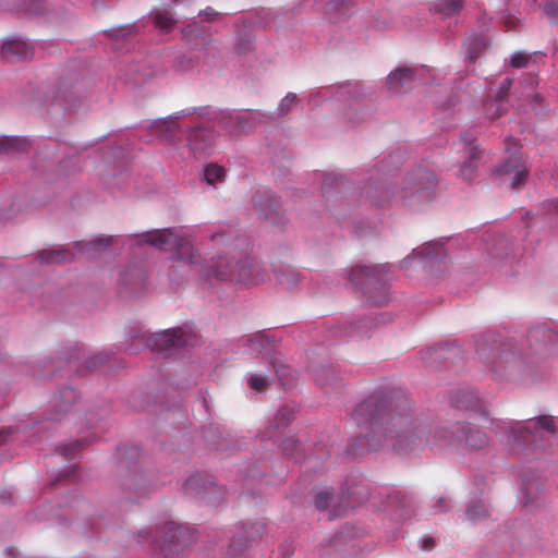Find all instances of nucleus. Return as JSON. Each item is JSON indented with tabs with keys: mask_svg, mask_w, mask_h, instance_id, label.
I'll list each match as a JSON object with an SVG mask.
<instances>
[{
	"mask_svg": "<svg viewBox=\"0 0 558 558\" xmlns=\"http://www.w3.org/2000/svg\"><path fill=\"white\" fill-rule=\"evenodd\" d=\"M543 484L538 480H523L521 501L525 507H538L543 501Z\"/></svg>",
	"mask_w": 558,
	"mask_h": 558,
	"instance_id": "aec40b11",
	"label": "nucleus"
},
{
	"mask_svg": "<svg viewBox=\"0 0 558 558\" xmlns=\"http://www.w3.org/2000/svg\"><path fill=\"white\" fill-rule=\"evenodd\" d=\"M486 112L490 119H497L501 117L504 113L501 99L496 98L494 101L487 104Z\"/></svg>",
	"mask_w": 558,
	"mask_h": 558,
	"instance_id": "e433bc0d",
	"label": "nucleus"
},
{
	"mask_svg": "<svg viewBox=\"0 0 558 558\" xmlns=\"http://www.w3.org/2000/svg\"><path fill=\"white\" fill-rule=\"evenodd\" d=\"M253 203L260 218L276 226L283 222L280 203L272 194L268 192L256 194Z\"/></svg>",
	"mask_w": 558,
	"mask_h": 558,
	"instance_id": "9b49d317",
	"label": "nucleus"
},
{
	"mask_svg": "<svg viewBox=\"0 0 558 558\" xmlns=\"http://www.w3.org/2000/svg\"><path fill=\"white\" fill-rule=\"evenodd\" d=\"M271 365L281 384L283 386L289 385L291 379H293L291 368L282 363H277L276 361H271Z\"/></svg>",
	"mask_w": 558,
	"mask_h": 558,
	"instance_id": "f704fd0d",
	"label": "nucleus"
},
{
	"mask_svg": "<svg viewBox=\"0 0 558 558\" xmlns=\"http://www.w3.org/2000/svg\"><path fill=\"white\" fill-rule=\"evenodd\" d=\"M276 279L284 288L291 289L298 282V274L291 268H286L280 272H276Z\"/></svg>",
	"mask_w": 558,
	"mask_h": 558,
	"instance_id": "473e14b6",
	"label": "nucleus"
},
{
	"mask_svg": "<svg viewBox=\"0 0 558 558\" xmlns=\"http://www.w3.org/2000/svg\"><path fill=\"white\" fill-rule=\"evenodd\" d=\"M179 116L157 120L151 123V131L170 144H177L182 140V131L178 124Z\"/></svg>",
	"mask_w": 558,
	"mask_h": 558,
	"instance_id": "2eb2a0df",
	"label": "nucleus"
},
{
	"mask_svg": "<svg viewBox=\"0 0 558 558\" xmlns=\"http://www.w3.org/2000/svg\"><path fill=\"white\" fill-rule=\"evenodd\" d=\"M12 499V493L8 489H3L0 492V501L2 504H8Z\"/></svg>",
	"mask_w": 558,
	"mask_h": 558,
	"instance_id": "603ef678",
	"label": "nucleus"
},
{
	"mask_svg": "<svg viewBox=\"0 0 558 558\" xmlns=\"http://www.w3.org/2000/svg\"><path fill=\"white\" fill-rule=\"evenodd\" d=\"M187 146L196 155L204 153L214 142V133L208 129L194 128L187 134Z\"/></svg>",
	"mask_w": 558,
	"mask_h": 558,
	"instance_id": "6ab92c4d",
	"label": "nucleus"
},
{
	"mask_svg": "<svg viewBox=\"0 0 558 558\" xmlns=\"http://www.w3.org/2000/svg\"><path fill=\"white\" fill-rule=\"evenodd\" d=\"M354 446H355V444H351V448L355 452L357 449H355Z\"/></svg>",
	"mask_w": 558,
	"mask_h": 558,
	"instance_id": "e2e57ef3",
	"label": "nucleus"
},
{
	"mask_svg": "<svg viewBox=\"0 0 558 558\" xmlns=\"http://www.w3.org/2000/svg\"><path fill=\"white\" fill-rule=\"evenodd\" d=\"M436 185V175L433 171L417 169L405 178L404 186L400 192V198L407 201L415 196L418 202L432 198V189Z\"/></svg>",
	"mask_w": 558,
	"mask_h": 558,
	"instance_id": "6e6552de",
	"label": "nucleus"
},
{
	"mask_svg": "<svg viewBox=\"0 0 558 558\" xmlns=\"http://www.w3.org/2000/svg\"><path fill=\"white\" fill-rule=\"evenodd\" d=\"M154 23L160 31L169 33L174 27L175 20L169 10H159L154 15Z\"/></svg>",
	"mask_w": 558,
	"mask_h": 558,
	"instance_id": "cd10ccee",
	"label": "nucleus"
},
{
	"mask_svg": "<svg viewBox=\"0 0 558 558\" xmlns=\"http://www.w3.org/2000/svg\"><path fill=\"white\" fill-rule=\"evenodd\" d=\"M264 526L259 523H250L243 524L242 531L239 533L238 537H232L230 542V547H232L235 551L241 550L243 547V541L245 544L251 541H255L263 535Z\"/></svg>",
	"mask_w": 558,
	"mask_h": 558,
	"instance_id": "4be33fe9",
	"label": "nucleus"
},
{
	"mask_svg": "<svg viewBox=\"0 0 558 558\" xmlns=\"http://www.w3.org/2000/svg\"><path fill=\"white\" fill-rule=\"evenodd\" d=\"M113 241V238L112 236H105V238H99L97 240H94V241H90V242H87L85 244H82V243H77L76 244V247L82 252V253H89V252H97V253H100L101 251H104L106 247H108Z\"/></svg>",
	"mask_w": 558,
	"mask_h": 558,
	"instance_id": "c756f323",
	"label": "nucleus"
},
{
	"mask_svg": "<svg viewBox=\"0 0 558 558\" xmlns=\"http://www.w3.org/2000/svg\"><path fill=\"white\" fill-rule=\"evenodd\" d=\"M236 120H238V123L240 124V126L243 129L244 126L242 125V117L238 116Z\"/></svg>",
	"mask_w": 558,
	"mask_h": 558,
	"instance_id": "bf43d9fd",
	"label": "nucleus"
},
{
	"mask_svg": "<svg viewBox=\"0 0 558 558\" xmlns=\"http://www.w3.org/2000/svg\"><path fill=\"white\" fill-rule=\"evenodd\" d=\"M105 353V361H110L111 360V356H112V351H104Z\"/></svg>",
	"mask_w": 558,
	"mask_h": 558,
	"instance_id": "13d9d810",
	"label": "nucleus"
},
{
	"mask_svg": "<svg viewBox=\"0 0 558 558\" xmlns=\"http://www.w3.org/2000/svg\"><path fill=\"white\" fill-rule=\"evenodd\" d=\"M469 58L471 61H474L476 57L474 56V53L472 51H470Z\"/></svg>",
	"mask_w": 558,
	"mask_h": 558,
	"instance_id": "052dcab7",
	"label": "nucleus"
},
{
	"mask_svg": "<svg viewBox=\"0 0 558 558\" xmlns=\"http://www.w3.org/2000/svg\"><path fill=\"white\" fill-rule=\"evenodd\" d=\"M450 403L458 410L477 411L481 409V401L477 393L464 388L458 389L451 393Z\"/></svg>",
	"mask_w": 558,
	"mask_h": 558,
	"instance_id": "a211bd4d",
	"label": "nucleus"
},
{
	"mask_svg": "<svg viewBox=\"0 0 558 558\" xmlns=\"http://www.w3.org/2000/svg\"><path fill=\"white\" fill-rule=\"evenodd\" d=\"M390 505L393 507L395 518L400 521L408 520L414 511V500L401 492H396L390 497Z\"/></svg>",
	"mask_w": 558,
	"mask_h": 558,
	"instance_id": "412c9836",
	"label": "nucleus"
},
{
	"mask_svg": "<svg viewBox=\"0 0 558 558\" xmlns=\"http://www.w3.org/2000/svg\"><path fill=\"white\" fill-rule=\"evenodd\" d=\"M433 513L445 512L450 508V501L446 497H439L437 504L433 506Z\"/></svg>",
	"mask_w": 558,
	"mask_h": 558,
	"instance_id": "c03bdc74",
	"label": "nucleus"
},
{
	"mask_svg": "<svg viewBox=\"0 0 558 558\" xmlns=\"http://www.w3.org/2000/svg\"><path fill=\"white\" fill-rule=\"evenodd\" d=\"M500 174L511 175V186L514 190L520 189L526 181L529 171L521 154H512L509 159L499 168Z\"/></svg>",
	"mask_w": 558,
	"mask_h": 558,
	"instance_id": "ddd939ff",
	"label": "nucleus"
},
{
	"mask_svg": "<svg viewBox=\"0 0 558 558\" xmlns=\"http://www.w3.org/2000/svg\"><path fill=\"white\" fill-rule=\"evenodd\" d=\"M77 392L72 387L61 388L49 401V421H61L77 400Z\"/></svg>",
	"mask_w": 558,
	"mask_h": 558,
	"instance_id": "f8f14e48",
	"label": "nucleus"
},
{
	"mask_svg": "<svg viewBox=\"0 0 558 558\" xmlns=\"http://www.w3.org/2000/svg\"><path fill=\"white\" fill-rule=\"evenodd\" d=\"M531 344L544 347L558 345V335L550 328L537 327L530 331Z\"/></svg>",
	"mask_w": 558,
	"mask_h": 558,
	"instance_id": "b1692460",
	"label": "nucleus"
},
{
	"mask_svg": "<svg viewBox=\"0 0 558 558\" xmlns=\"http://www.w3.org/2000/svg\"><path fill=\"white\" fill-rule=\"evenodd\" d=\"M413 81V71L410 68H400L388 76V86L395 93L400 92L403 87Z\"/></svg>",
	"mask_w": 558,
	"mask_h": 558,
	"instance_id": "393cba45",
	"label": "nucleus"
},
{
	"mask_svg": "<svg viewBox=\"0 0 558 558\" xmlns=\"http://www.w3.org/2000/svg\"><path fill=\"white\" fill-rule=\"evenodd\" d=\"M434 545V539L432 537H425L421 542V548L424 550H429Z\"/></svg>",
	"mask_w": 558,
	"mask_h": 558,
	"instance_id": "864d4df0",
	"label": "nucleus"
},
{
	"mask_svg": "<svg viewBox=\"0 0 558 558\" xmlns=\"http://www.w3.org/2000/svg\"><path fill=\"white\" fill-rule=\"evenodd\" d=\"M544 13L551 20L554 24H556L558 22V2H547L544 5Z\"/></svg>",
	"mask_w": 558,
	"mask_h": 558,
	"instance_id": "a19ab883",
	"label": "nucleus"
},
{
	"mask_svg": "<svg viewBox=\"0 0 558 558\" xmlns=\"http://www.w3.org/2000/svg\"><path fill=\"white\" fill-rule=\"evenodd\" d=\"M203 14H204L205 16H208V17L217 15V13H216L211 8H207V9L203 12Z\"/></svg>",
	"mask_w": 558,
	"mask_h": 558,
	"instance_id": "4d7b16f0",
	"label": "nucleus"
},
{
	"mask_svg": "<svg viewBox=\"0 0 558 558\" xmlns=\"http://www.w3.org/2000/svg\"><path fill=\"white\" fill-rule=\"evenodd\" d=\"M463 7V0H439L435 3V11L445 15H453Z\"/></svg>",
	"mask_w": 558,
	"mask_h": 558,
	"instance_id": "7c9ffc66",
	"label": "nucleus"
},
{
	"mask_svg": "<svg viewBox=\"0 0 558 558\" xmlns=\"http://www.w3.org/2000/svg\"><path fill=\"white\" fill-rule=\"evenodd\" d=\"M492 371L501 377H513L517 371H522L523 362L517 356V351H488Z\"/></svg>",
	"mask_w": 558,
	"mask_h": 558,
	"instance_id": "9d476101",
	"label": "nucleus"
},
{
	"mask_svg": "<svg viewBox=\"0 0 558 558\" xmlns=\"http://www.w3.org/2000/svg\"><path fill=\"white\" fill-rule=\"evenodd\" d=\"M293 415L294 411L292 408L288 405L281 407L275 414V423L272 427L280 428L287 426L288 423L293 418Z\"/></svg>",
	"mask_w": 558,
	"mask_h": 558,
	"instance_id": "72a5a7b5",
	"label": "nucleus"
},
{
	"mask_svg": "<svg viewBox=\"0 0 558 558\" xmlns=\"http://www.w3.org/2000/svg\"><path fill=\"white\" fill-rule=\"evenodd\" d=\"M33 54V48L22 39L5 41L1 49V56L8 62L26 60Z\"/></svg>",
	"mask_w": 558,
	"mask_h": 558,
	"instance_id": "f3484780",
	"label": "nucleus"
},
{
	"mask_svg": "<svg viewBox=\"0 0 558 558\" xmlns=\"http://www.w3.org/2000/svg\"><path fill=\"white\" fill-rule=\"evenodd\" d=\"M530 56L524 52H517L512 56L510 60L511 66L515 69H522L525 68L529 63Z\"/></svg>",
	"mask_w": 558,
	"mask_h": 558,
	"instance_id": "58836bf2",
	"label": "nucleus"
},
{
	"mask_svg": "<svg viewBox=\"0 0 558 558\" xmlns=\"http://www.w3.org/2000/svg\"><path fill=\"white\" fill-rule=\"evenodd\" d=\"M508 445L519 449L525 444L544 440L545 435H554L557 426L553 416L541 415L524 421H510L507 423Z\"/></svg>",
	"mask_w": 558,
	"mask_h": 558,
	"instance_id": "39448f33",
	"label": "nucleus"
},
{
	"mask_svg": "<svg viewBox=\"0 0 558 558\" xmlns=\"http://www.w3.org/2000/svg\"><path fill=\"white\" fill-rule=\"evenodd\" d=\"M489 517V509L484 500L476 498L472 499L465 510V518L472 522L477 523Z\"/></svg>",
	"mask_w": 558,
	"mask_h": 558,
	"instance_id": "a878e982",
	"label": "nucleus"
},
{
	"mask_svg": "<svg viewBox=\"0 0 558 558\" xmlns=\"http://www.w3.org/2000/svg\"><path fill=\"white\" fill-rule=\"evenodd\" d=\"M316 380L319 381L320 385H324L319 377H317Z\"/></svg>",
	"mask_w": 558,
	"mask_h": 558,
	"instance_id": "69168bd1",
	"label": "nucleus"
},
{
	"mask_svg": "<svg viewBox=\"0 0 558 558\" xmlns=\"http://www.w3.org/2000/svg\"><path fill=\"white\" fill-rule=\"evenodd\" d=\"M133 337L144 341L146 349H185L198 345L197 333L187 325L154 333L140 331Z\"/></svg>",
	"mask_w": 558,
	"mask_h": 558,
	"instance_id": "423d86ee",
	"label": "nucleus"
},
{
	"mask_svg": "<svg viewBox=\"0 0 558 558\" xmlns=\"http://www.w3.org/2000/svg\"><path fill=\"white\" fill-rule=\"evenodd\" d=\"M184 494L195 497L211 506H218L223 498L225 490L215 482L205 478L202 474H193L183 484Z\"/></svg>",
	"mask_w": 558,
	"mask_h": 558,
	"instance_id": "1a4fd4ad",
	"label": "nucleus"
},
{
	"mask_svg": "<svg viewBox=\"0 0 558 558\" xmlns=\"http://www.w3.org/2000/svg\"><path fill=\"white\" fill-rule=\"evenodd\" d=\"M422 353V359L424 361H428V360H438L439 357H441L444 351H438V350H435V351H420Z\"/></svg>",
	"mask_w": 558,
	"mask_h": 558,
	"instance_id": "49530a36",
	"label": "nucleus"
},
{
	"mask_svg": "<svg viewBox=\"0 0 558 558\" xmlns=\"http://www.w3.org/2000/svg\"><path fill=\"white\" fill-rule=\"evenodd\" d=\"M296 101V95L295 94H291L289 93L288 95H286V97L281 100V104H280V110L282 113H287L291 106H293Z\"/></svg>",
	"mask_w": 558,
	"mask_h": 558,
	"instance_id": "37998d69",
	"label": "nucleus"
},
{
	"mask_svg": "<svg viewBox=\"0 0 558 558\" xmlns=\"http://www.w3.org/2000/svg\"><path fill=\"white\" fill-rule=\"evenodd\" d=\"M381 193L385 195V197H384V198H380V199L375 201V203H376L378 206H384V205H386V204H388V203H390V202H391V194H390V192H389L388 190H384Z\"/></svg>",
	"mask_w": 558,
	"mask_h": 558,
	"instance_id": "3c124183",
	"label": "nucleus"
},
{
	"mask_svg": "<svg viewBox=\"0 0 558 558\" xmlns=\"http://www.w3.org/2000/svg\"><path fill=\"white\" fill-rule=\"evenodd\" d=\"M475 154H472L468 161L463 163V166L460 169L459 175L462 177L464 180L470 181L473 179V174L476 169V165L474 163Z\"/></svg>",
	"mask_w": 558,
	"mask_h": 558,
	"instance_id": "c9c22d12",
	"label": "nucleus"
},
{
	"mask_svg": "<svg viewBox=\"0 0 558 558\" xmlns=\"http://www.w3.org/2000/svg\"><path fill=\"white\" fill-rule=\"evenodd\" d=\"M39 258L45 263H59V262H69L73 258L71 252L66 250H47L43 251L39 254Z\"/></svg>",
	"mask_w": 558,
	"mask_h": 558,
	"instance_id": "c85d7f7f",
	"label": "nucleus"
},
{
	"mask_svg": "<svg viewBox=\"0 0 558 558\" xmlns=\"http://www.w3.org/2000/svg\"><path fill=\"white\" fill-rule=\"evenodd\" d=\"M513 551L521 556H533L543 549V542L538 535L530 530L523 529L518 533L517 541L512 545Z\"/></svg>",
	"mask_w": 558,
	"mask_h": 558,
	"instance_id": "4468645a",
	"label": "nucleus"
},
{
	"mask_svg": "<svg viewBox=\"0 0 558 558\" xmlns=\"http://www.w3.org/2000/svg\"><path fill=\"white\" fill-rule=\"evenodd\" d=\"M248 387L256 391H262L265 389L267 385V380L265 377L259 375H251L247 380Z\"/></svg>",
	"mask_w": 558,
	"mask_h": 558,
	"instance_id": "ea45409f",
	"label": "nucleus"
},
{
	"mask_svg": "<svg viewBox=\"0 0 558 558\" xmlns=\"http://www.w3.org/2000/svg\"><path fill=\"white\" fill-rule=\"evenodd\" d=\"M231 234L225 232L215 233L211 236L214 245L217 247V256H213V266L210 275L221 280H232L243 283H256L252 278L253 265L251 264L245 251L238 252L245 241L236 239V243H231Z\"/></svg>",
	"mask_w": 558,
	"mask_h": 558,
	"instance_id": "f03ea898",
	"label": "nucleus"
},
{
	"mask_svg": "<svg viewBox=\"0 0 558 558\" xmlns=\"http://www.w3.org/2000/svg\"><path fill=\"white\" fill-rule=\"evenodd\" d=\"M361 323L357 324H351L349 328H344V335L353 336L360 333V326Z\"/></svg>",
	"mask_w": 558,
	"mask_h": 558,
	"instance_id": "8fccbe9b",
	"label": "nucleus"
},
{
	"mask_svg": "<svg viewBox=\"0 0 558 558\" xmlns=\"http://www.w3.org/2000/svg\"><path fill=\"white\" fill-rule=\"evenodd\" d=\"M281 339L274 331L263 330L241 339V345L250 349H275L281 345Z\"/></svg>",
	"mask_w": 558,
	"mask_h": 558,
	"instance_id": "dca6fc26",
	"label": "nucleus"
},
{
	"mask_svg": "<svg viewBox=\"0 0 558 558\" xmlns=\"http://www.w3.org/2000/svg\"><path fill=\"white\" fill-rule=\"evenodd\" d=\"M510 85H511V81H510V80H506V81L502 83V85H501V87H500V90H499V93L497 94V99H502V98L507 95V93H508V90H509Z\"/></svg>",
	"mask_w": 558,
	"mask_h": 558,
	"instance_id": "09e8293b",
	"label": "nucleus"
},
{
	"mask_svg": "<svg viewBox=\"0 0 558 558\" xmlns=\"http://www.w3.org/2000/svg\"><path fill=\"white\" fill-rule=\"evenodd\" d=\"M84 446H85V442L83 440H77V441L71 442V444H69L66 446H63L61 448L60 453L64 458H66L70 454V452L76 451V450H81Z\"/></svg>",
	"mask_w": 558,
	"mask_h": 558,
	"instance_id": "79ce46f5",
	"label": "nucleus"
},
{
	"mask_svg": "<svg viewBox=\"0 0 558 558\" xmlns=\"http://www.w3.org/2000/svg\"><path fill=\"white\" fill-rule=\"evenodd\" d=\"M46 429H47V426H46L45 423H41L39 426L32 427V430H33L34 435H38L39 433H44V432H46Z\"/></svg>",
	"mask_w": 558,
	"mask_h": 558,
	"instance_id": "6e6d98bb",
	"label": "nucleus"
},
{
	"mask_svg": "<svg viewBox=\"0 0 558 558\" xmlns=\"http://www.w3.org/2000/svg\"><path fill=\"white\" fill-rule=\"evenodd\" d=\"M330 499H331V494L328 490L319 492L315 496V500H314L315 507L318 510H325L328 507Z\"/></svg>",
	"mask_w": 558,
	"mask_h": 558,
	"instance_id": "4c0bfd02",
	"label": "nucleus"
},
{
	"mask_svg": "<svg viewBox=\"0 0 558 558\" xmlns=\"http://www.w3.org/2000/svg\"><path fill=\"white\" fill-rule=\"evenodd\" d=\"M349 279L372 304L381 305L385 302L388 282L391 279L387 265H356L352 268Z\"/></svg>",
	"mask_w": 558,
	"mask_h": 558,
	"instance_id": "20e7f679",
	"label": "nucleus"
},
{
	"mask_svg": "<svg viewBox=\"0 0 558 558\" xmlns=\"http://www.w3.org/2000/svg\"><path fill=\"white\" fill-rule=\"evenodd\" d=\"M425 262H432L445 256L442 245L436 242L427 243L421 251H414Z\"/></svg>",
	"mask_w": 558,
	"mask_h": 558,
	"instance_id": "bb28decb",
	"label": "nucleus"
},
{
	"mask_svg": "<svg viewBox=\"0 0 558 558\" xmlns=\"http://www.w3.org/2000/svg\"><path fill=\"white\" fill-rule=\"evenodd\" d=\"M474 46H476V47H481V46H482V41H476V43H474Z\"/></svg>",
	"mask_w": 558,
	"mask_h": 558,
	"instance_id": "680f3d73",
	"label": "nucleus"
},
{
	"mask_svg": "<svg viewBox=\"0 0 558 558\" xmlns=\"http://www.w3.org/2000/svg\"><path fill=\"white\" fill-rule=\"evenodd\" d=\"M193 534L174 522L165 523L153 533L150 530L138 532V543L151 547L154 555L162 558H177L193 542Z\"/></svg>",
	"mask_w": 558,
	"mask_h": 558,
	"instance_id": "7ed1b4c3",
	"label": "nucleus"
},
{
	"mask_svg": "<svg viewBox=\"0 0 558 558\" xmlns=\"http://www.w3.org/2000/svg\"><path fill=\"white\" fill-rule=\"evenodd\" d=\"M407 399L402 390L379 388L356 405L353 421L361 427H371L373 435H360L355 442L361 450H375L381 445L375 441L380 435L385 444L398 453L412 454L428 446L448 447L462 452L486 449L489 438L486 433L471 424H454L450 429L436 424L427 416L412 417L404 413Z\"/></svg>",
	"mask_w": 558,
	"mask_h": 558,
	"instance_id": "f257e3e1",
	"label": "nucleus"
},
{
	"mask_svg": "<svg viewBox=\"0 0 558 558\" xmlns=\"http://www.w3.org/2000/svg\"><path fill=\"white\" fill-rule=\"evenodd\" d=\"M16 432V429H13L12 427L9 428H1L0 429V446L10 439H12L13 434Z\"/></svg>",
	"mask_w": 558,
	"mask_h": 558,
	"instance_id": "a18cd8bd",
	"label": "nucleus"
},
{
	"mask_svg": "<svg viewBox=\"0 0 558 558\" xmlns=\"http://www.w3.org/2000/svg\"><path fill=\"white\" fill-rule=\"evenodd\" d=\"M142 241L154 245L160 250H175L179 259L195 263L196 255L193 247L183 238L175 234L171 229L156 230L146 232L141 236Z\"/></svg>",
	"mask_w": 558,
	"mask_h": 558,
	"instance_id": "0eeeda50",
	"label": "nucleus"
},
{
	"mask_svg": "<svg viewBox=\"0 0 558 558\" xmlns=\"http://www.w3.org/2000/svg\"><path fill=\"white\" fill-rule=\"evenodd\" d=\"M489 335H484V338H488ZM485 343H487V339H485Z\"/></svg>",
	"mask_w": 558,
	"mask_h": 558,
	"instance_id": "0e129e2a",
	"label": "nucleus"
},
{
	"mask_svg": "<svg viewBox=\"0 0 558 558\" xmlns=\"http://www.w3.org/2000/svg\"><path fill=\"white\" fill-rule=\"evenodd\" d=\"M296 445H298V442L293 438L284 439L283 446H282L284 454L288 456V457H292L293 454H292V452H290V450L292 448L296 447Z\"/></svg>",
	"mask_w": 558,
	"mask_h": 558,
	"instance_id": "de8ad7c7",
	"label": "nucleus"
},
{
	"mask_svg": "<svg viewBox=\"0 0 558 558\" xmlns=\"http://www.w3.org/2000/svg\"><path fill=\"white\" fill-rule=\"evenodd\" d=\"M363 490H364V488L363 487H359V486H356L355 489L352 490V492L348 490L349 498H352L354 502L359 501V499L354 498V496L356 494H362Z\"/></svg>",
	"mask_w": 558,
	"mask_h": 558,
	"instance_id": "5fc2aeb1",
	"label": "nucleus"
},
{
	"mask_svg": "<svg viewBox=\"0 0 558 558\" xmlns=\"http://www.w3.org/2000/svg\"><path fill=\"white\" fill-rule=\"evenodd\" d=\"M225 174V169L217 163H209L204 170V178L208 184H215L216 182L222 181Z\"/></svg>",
	"mask_w": 558,
	"mask_h": 558,
	"instance_id": "2f4dec72",
	"label": "nucleus"
},
{
	"mask_svg": "<svg viewBox=\"0 0 558 558\" xmlns=\"http://www.w3.org/2000/svg\"><path fill=\"white\" fill-rule=\"evenodd\" d=\"M31 143L25 137L17 136H0V153L15 154L27 151Z\"/></svg>",
	"mask_w": 558,
	"mask_h": 558,
	"instance_id": "5701e85b",
	"label": "nucleus"
}]
</instances>
